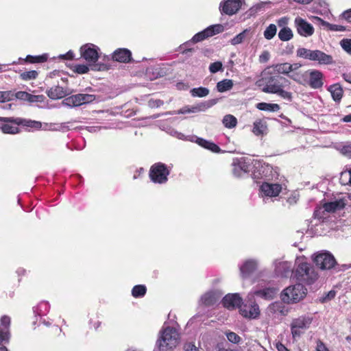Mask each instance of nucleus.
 I'll list each match as a JSON object with an SVG mask.
<instances>
[{"label": "nucleus", "mask_w": 351, "mask_h": 351, "mask_svg": "<svg viewBox=\"0 0 351 351\" xmlns=\"http://www.w3.org/2000/svg\"><path fill=\"white\" fill-rule=\"evenodd\" d=\"M262 77L256 82V86L263 87L262 91L266 93H276L280 88H284L290 84V82L280 75H271L264 71Z\"/></svg>", "instance_id": "f257e3e1"}, {"label": "nucleus", "mask_w": 351, "mask_h": 351, "mask_svg": "<svg viewBox=\"0 0 351 351\" xmlns=\"http://www.w3.org/2000/svg\"><path fill=\"white\" fill-rule=\"evenodd\" d=\"M293 274V277L302 284L312 285L318 278V274L315 271L314 267L311 263L300 259H297L295 262V268Z\"/></svg>", "instance_id": "f03ea898"}, {"label": "nucleus", "mask_w": 351, "mask_h": 351, "mask_svg": "<svg viewBox=\"0 0 351 351\" xmlns=\"http://www.w3.org/2000/svg\"><path fill=\"white\" fill-rule=\"evenodd\" d=\"M180 335L173 327L167 326L160 331L156 346L159 351H172L179 343Z\"/></svg>", "instance_id": "7ed1b4c3"}, {"label": "nucleus", "mask_w": 351, "mask_h": 351, "mask_svg": "<svg viewBox=\"0 0 351 351\" xmlns=\"http://www.w3.org/2000/svg\"><path fill=\"white\" fill-rule=\"evenodd\" d=\"M81 56L89 62L90 69L93 71H107L109 67L106 64L96 63L99 58V54L96 47L93 44H86L80 48Z\"/></svg>", "instance_id": "20e7f679"}, {"label": "nucleus", "mask_w": 351, "mask_h": 351, "mask_svg": "<svg viewBox=\"0 0 351 351\" xmlns=\"http://www.w3.org/2000/svg\"><path fill=\"white\" fill-rule=\"evenodd\" d=\"M307 290L302 283L286 288L281 294L282 300L286 303H296L306 295Z\"/></svg>", "instance_id": "39448f33"}, {"label": "nucleus", "mask_w": 351, "mask_h": 351, "mask_svg": "<svg viewBox=\"0 0 351 351\" xmlns=\"http://www.w3.org/2000/svg\"><path fill=\"white\" fill-rule=\"evenodd\" d=\"M313 260L315 265L322 270L330 269L337 264L333 255L327 251L314 254Z\"/></svg>", "instance_id": "423d86ee"}, {"label": "nucleus", "mask_w": 351, "mask_h": 351, "mask_svg": "<svg viewBox=\"0 0 351 351\" xmlns=\"http://www.w3.org/2000/svg\"><path fill=\"white\" fill-rule=\"evenodd\" d=\"M169 171L167 166L161 162L156 163L152 166L149 171V177L155 183L162 184L167 181Z\"/></svg>", "instance_id": "0eeeda50"}, {"label": "nucleus", "mask_w": 351, "mask_h": 351, "mask_svg": "<svg viewBox=\"0 0 351 351\" xmlns=\"http://www.w3.org/2000/svg\"><path fill=\"white\" fill-rule=\"evenodd\" d=\"M95 99V95L89 94H76L65 98L62 104L69 107H76L88 104Z\"/></svg>", "instance_id": "6e6552de"}, {"label": "nucleus", "mask_w": 351, "mask_h": 351, "mask_svg": "<svg viewBox=\"0 0 351 351\" xmlns=\"http://www.w3.org/2000/svg\"><path fill=\"white\" fill-rule=\"evenodd\" d=\"M313 317L309 316H301L297 319H294L291 324V334L293 338L300 337L302 334L300 329H305L308 328L311 324Z\"/></svg>", "instance_id": "1a4fd4ad"}, {"label": "nucleus", "mask_w": 351, "mask_h": 351, "mask_svg": "<svg viewBox=\"0 0 351 351\" xmlns=\"http://www.w3.org/2000/svg\"><path fill=\"white\" fill-rule=\"evenodd\" d=\"M239 311L243 317L249 319H256L260 315L259 306L254 301H251L249 305L241 306Z\"/></svg>", "instance_id": "9d476101"}, {"label": "nucleus", "mask_w": 351, "mask_h": 351, "mask_svg": "<svg viewBox=\"0 0 351 351\" xmlns=\"http://www.w3.org/2000/svg\"><path fill=\"white\" fill-rule=\"evenodd\" d=\"M242 298L239 293H228L222 300L223 306L229 310L241 308Z\"/></svg>", "instance_id": "9b49d317"}, {"label": "nucleus", "mask_w": 351, "mask_h": 351, "mask_svg": "<svg viewBox=\"0 0 351 351\" xmlns=\"http://www.w3.org/2000/svg\"><path fill=\"white\" fill-rule=\"evenodd\" d=\"M308 73L309 80L308 84L314 89L321 88L323 85V73L318 70H311L306 72V75Z\"/></svg>", "instance_id": "f8f14e48"}, {"label": "nucleus", "mask_w": 351, "mask_h": 351, "mask_svg": "<svg viewBox=\"0 0 351 351\" xmlns=\"http://www.w3.org/2000/svg\"><path fill=\"white\" fill-rule=\"evenodd\" d=\"M0 121L10 122L17 125H23L27 127H30L36 129H40L42 127V123L40 121L26 120L21 118L0 117Z\"/></svg>", "instance_id": "ddd939ff"}, {"label": "nucleus", "mask_w": 351, "mask_h": 351, "mask_svg": "<svg viewBox=\"0 0 351 351\" xmlns=\"http://www.w3.org/2000/svg\"><path fill=\"white\" fill-rule=\"evenodd\" d=\"M295 23L297 27L298 32L303 36H311L313 34V27L305 20L301 18H296Z\"/></svg>", "instance_id": "4468645a"}, {"label": "nucleus", "mask_w": 351, "mask_h": 351, "mask_svg": "<svg viewBox=\"0 0 351 351\" xmlns=\"http://www.w3.org/2000/svg\"><path fill=\"white\" fill-rule=\"evenodd\" d=\"M241 5L240 0H227L223 3L221 12L228 15H232L237 12Z\"/></svg>", "instance_id": "2eb2a0df"}, {"label": "nucleus", "mask_w": 351, "mask_h": 351, "mask_svg": "<svg viewBox=\"0 0 351 351\" xmlns=\"http://www.w3.org/2000/svg\"><path fill=\"white\" fill-rule=\"evenodd\" d=\"M281 185L278 184L263 183L261 186V191L265 195L268 197H276L281 191Z\"/></svg>", "instance_id": "dca6fc26"}, {"label": "nucleus", "mask_w": 351, "mask_h": 351, "mask_svg": "<svg viewBox=\"0 0 351 351\" xmlns=\"http://www.w3.org/2000/svg\"><path fill=\"white\" fill-rule=\"evenodd\" d=\"M47 96L53 100L63 98L69 95V93L63 87L55 86L46 91Z\"/></svg>", "instance_id": "f3484780"}, {"label": "nucleus", "mask_w": 351, "mask_h": 351, "mask_svg": "<svg viewBox=\"0 0 351 351\" xmlns=\"http://www.w3.org/2000/svg\"><path fill=\"white\" fill-rule=\"evenodd\" d=\"M112 59L120 62H128L132 59V53L127 49H118L113 53Z\"/></svg>", "instance_id": "a211bd4d"}, {"label": "nucleus", "mask_w": 351, "mask_h": 351, "mask_svg": "<svg viewBox=\"0 0 351 351\" xmlns=\"http://www.w3.org/2000/svg\"><path fill=\"white\" fill-rule=\"evenodd\" d=\"M312 61H317L320 64H330L333 63V58L319 50H314L313 59Z\"/></svg>", "instance_id": "6ab92c4d"}, {"label": "nucleus", "mask_w": 351, "mask_h": 351, "mask_svg": "<svg viewBox=\"0 0 351 351\" xmlns=\"http://www.w3.org/2000/svg\"><path fill=\"white\" fill-rule=\"evenodd\" d=\"M257 267V263L254 260H248L240 267L242 276L246 278L252 274Z\"/></svg>", "instance_id": "aec40b11"}, {"label": "nucleus", "mask_w": 351, "mask_h": 351, "mask_svg": "<svg viewBox=\"0 0 351 351\" xmlns=\"http://www.w3.org/2000/svg\"><path fill=\"white\" fill-rule=\"evenodd\" d=\"M218 99H212L198 104L196 106L191 107V112L192 113L205 111L206 110L211 108L218 102Z\"/></svg>", "instance_id": "412c9836"}, {"label": "nucleus", "mask_w": 351, "mask_h": 351, "mask_svg": "<svg viewBox=\"0 0 351 351\" xmlns=\"http://www.w3.org/2000/svg\"><path fill=\"white\" fill-rule=\"evenodd\" d=\"M346 206L343 199L336 200L324 204V208L328 213H335L338 210L343 209Z\"/></svg>", "instance_id": "4be33fe9"}, {"label": "nucleus", "mask_w": 351, "mask_h": 351, "mask_svg": "<svg viewBox=\"0 0 351 351\" xmlns=\"http://www.w3.org/2000/svg\"><path fill=\"white\" fill-rule=\"evenodd\" d=\"M277 293L275 288L268 287L264 289L257 290L254 291V295L266 300H271Z\"/></svg>", "instance_id": "5701e85b"}, {"label": "nucleus", "mask_w": 351, "mask_h": 351, "mask_svg": "<svg viewBox=\"0 0 351 351\" xmlns=\"http://www.w3.org/2000/svg\"><path fill=\"white\" fill-rule=\"evenodd\" d=\"M219 296L215 292H207L201 297V302L205 306H212L217 302Z\"/></svg>", "instance_id": "b1692460"}, {"label": "nucleus", "mask_w": 351, "mask_h": 351, "mask_svg": "<svg viewBox=\"0 0 351 351\" xmlns=\"http://www.w3.org/2000/svg\"><path fill=\"white\" fill-rule=\"evenodd\" d=\"M328 91L330 92L331 95L334 101H340L343 96V89L339 84H335L331 85L328 88Z\"/></svg>", "instance_id": "393cba45"}, {"label": "nucleus", "mask_w": 351, "mask_h": 351, "mask_svg": "<svg viewBox=\"0 0 351 351\" xmlns=\"http://www.w3.org/2000/svg\"><path fill=\"white\" fill-rule=\"evenodd\" d=\"M268 309L272 313H279L282 315H285L288 313L287 308L282 302H275L271 304Z\"/></svg>", "instance_id": "a878e982"}, {"label": "nucleus", "mask_w": 351, "mask_h": 351, "mask_svg": "<svg viewBox=\"0 0 351 351\" xmlns=\"http://www.w3.org/2000/svg\"><path fill=\"white\" fill-rule=\"evenodd\" d=\"M224 27L221 24L213 25L206 28L204 32L207 38L213 36L223 31Z\"/></svg>", "instance_id": "bb28decb"}, {"label": "nucleus", "mask_w": 351, "mask_h": 351, "mask_svg": "<svg viewBox=\"0 0 351 351\" xmlns=\"http://www.w3.org/2000/svg\"><path fill=\"white\" fill-rule=\"evenodd\" d=\"M233 86V82L232 80L225 79L219 82L217 84V89L219 92L223 93L230 90Z\"/></svg>", "instance_id": "cd10ccee"}, {"label": "nucleus", "mask_w": 351, "mask_h": 351, "mask_svg": "<svg viewBox=\"0 0 351 351\" xmlns=\"http://www.w3.org/2000/svg\"><path fill=\"white\" fill-rule=\"evenodd\" d=\"M291 64L289 62H285L282 64H277L274 65V71H276L277 74H285L289 75L290 71Z\"/></svg>", "instance_id": "c85d7f7f"}, {"label": "nucleus", "mask_w": 351, "mask_h": 351, "mask_svg": "<svg viewBox=\"0 0 351 351\" xmlns=\"http://www.w3.org/2000/svg\"><path fill=\"white\" fill-rule=\"evenodd\" d=\"M256 108L261 110L265 111H271L275 112L278 111L280 109V106L276 104H267V103H258L256 105Z\"/></svg>", "instance_id": "c756f323"}, {"label": "nucleus", "mask_w": 351, "mask_h": 351, "mask_svg": "<svg viewBox=\"0 0 351 351\" xmlns=\"http://www.w3.org/2000/svg\"><path fill=\"white\" fill-rule=\"evenodd\" d=\"M190 93L193 97H204L209 94V89L205 87L193 88Z\"/></svg>", "instance_id": "7c9ffc66"}, {"label": "nucleus", "mask_w": 351, "mask_h": 351, "mask_svg": "<svg viewBox=\"0 0 351 351\" xmlns=\"http://www.w3.org/2000/svg\"><path fill=\"white\" fill-rule=\"evenodd\" d=\"M278 37L282 41H288L293 37V33L289 27H283L278 33Z\"/></svg>", "instance_id": "2f4dec72"}, {"label": "nucleus", "mask_w": 351, "mask_h": 351, "mask_svg": "<svg viewBox=\"0 0 351 351\" xmlns=\"http://www.w3.org/2000/svg\"><path fill=\"white\" fill-rule=\"evenodd\" d=\"M5 123L3 124L0 128L1 131L5 134H14L19 132V129L16 126H12L10 125L9 123H11L10 122H4Z\"/></svg>", "instance_id": "473e14b6"}, {"label": "nucleus", "mask_w": 351, "mask_h": 351, "mask_svg": "<svg viewBox=\"0 0 351 351\" xmlns=\"http://www.w3.org/2000/svg\"><path fill=\"white\" fill-rule=\"evenodd\" d=\"M314 50L307 49L306 48H300L297 51V56L305 59L313 60Z\"/></svg>", "instance_id": "72a5a7b5"}, {"label": "nucleus", "mask_w": 351, "mask_h": 351, "mask_svg": "<svg viewBox=\"0 0 351 351\" xmlns=\"http://www.w3.org/2000/svg\"><path fill=\"white\" fill-rule=\"evenodd\" d=\"M223 123L225 127L228 128H234L237 125V119L231 114H227L224 116L223 119Z\"/></svg>", "instance_id": "f704fd0d"}, {"label": "nucleus", "mask_w": 351, "mask_h": 351, "mask_svg": "<svg viewBox=\"0 0 351 351\" xmlns=\"http://www.w3.org/2000/svg\"><path fill=\"white\" fill-rule=\"evenodd\" d=\"M267 126L263 124L261 120H257L254 123V128L252 132L254 134L258 136L263 134Z\"/></svg>", "instance_id": "c9c22d12"}, {"label": "nucleus", "mask_w": 351, "mask_h": 351, "mask_svg": "<svg viewBox=\"0 0 351 351\" xmlns=\"http://www.w3.org/2000/svg\"><path fill=\"white\" fill-rule=\"evenodd\" d=\"M146 287L144 285H136L132 290V295L134 298H139L145 295L146 293Z\"/></svg>", "instance_id": "e433bc0d"}, {"label": "nucleus", "mask_w": 351, "mask_h": 351, "mask_svg": "<svg viewBox=\"0 0 351 351\" xmlns=\"http://www.w3.org/2000/svg\"><path fill=\"white\" fill-rule=\"evenodd\" d=\"M318 20L321 22V24L323 26H325V27H328V29L331 30V31L342 32V31H345L346 30V27L344 26L330 24L328 22H326V21L322 20L320 18H318Z\"/></svg>", "instance_id": "4c0bfd02"}, {"label": "nucleus", "mask_w": 351, "mask_h": 351, "mask_svg": "<svg viewBox=\"0 0 351 351\" xmlns=\"http://www.w3.org/2000/svg\"><path fill=\"white\" fill-rule=\"evenodd\" d=\"M277 32V27L274 24H270L264 32V36L266 39L270 40L274 37Z\"/></svg>", "instance_id": "58836bf2"}, {"label": "nucleus", "mask_w": 351, "mask_h": 351, "mask_svg": "<svg viewBox=\"0 0 351 351\" xmlns=\"http://www.w3.org/2000/svg\"><path fill=\"white\" fill-rule=\"evenodd\" d=\"M248 32L249 30L246 29L240 34H237L230 40V43L232 45H236L241 43L245 38L246 34Z\"/></svg>", "instance_id": "ea45409f"}, {"label": "nucleus", "mask_w": 351, "mask_h": 351, "mask_svg": "<svg viewBox=\"0 0 351 351\" xmlns=\"http://www.w3.org/2000/svg\"><path fill=\"white\" fill-rule=\"evenodd\" d=\"M207 38V37L206 36V34L203 31L196 34L191 39V41H189V42H186L184 44H183V46H188L189 45L190 43H198V42H200V41H202L204 40V39Z\"/></svg>", "instance_id": "a19ab883"}, {"label": "nucleus", "mask_w": 351, "mask_h": 351, "mask_svg": "<svg viewBox=\"0 0 351 351\" xmlns=\"http://www.w3.org/2000/svg\"><path fill=\"white\" fill-rule=\"evenodd\" d=\"M14 98V93L11 90L0 91V103L11 101Z\"/></svg>", "instance_id": "79ce46f5"}, {"label": "nucleus", "mask_w": 351, "mask_h": 351, "mask_svg": "<svg viewBox=\"0 0 351 351\" xmlns=\"http://www.w3.org/2000/svg\"><path fill=\"white\" fill-rule=\"evenodd\" d=\"M20 76L24 80H33L37 77L38 73L36 71H29L22 73Z\"/></svg>", "instance_id": "37998d69"}, {"label": "nucleus", "mask_w": 351, "mask_h": 351, "mask_svg": "<svg viewBox=\"0 0 351 351\" xmlns=\"http://www.w3.org/2000/svg\"><path fill=\"white\" fill-rule=\"evenodd\" d=\"M26 60L31 63L44 62L47 60V57L45 56H32L29 55L27 56Z\"/></svg>", "instance_id": "c03bdc74"}, {"label": "nucleus", "mask_w": 351, "mask_h": 351, "mask_svg": "<svg viewBox=\"0 0 351 351\" xmlns=\"http://www.w3.org/2000/svg\"><path fill=\"white\" fill-rule=\"evenodd\" d=\"M226 335L227 339L231 343H239L241 340V338L234 332H226Z\"/></svg>", "instance_id": "a18cd8bd"}, {"label": "nucleus", "mask_w": 351, "mask_h": 351, "mask_svg": "<svg viewBox=\"0 0 351 351\" xmlns=\"http://www.w3.org/2000/svg\"><path fill=\"white\" fill-rule=\"evenodd\" d=\"M223 69L222 63L221 62H215L213 63H211L209 66V70L210 73H215L219 71H221Z\"/></svg>", "instance_id": "49530a36"}, {"label": "nucleus", "mask_w": 351, "mask_h": 351, "mask_svg": "<svg viewBox=\"0 0 351 351\" xmlns=\"http://www.w3.org/2000/svg\"><path fill=\"white\" fill-rule=\"evenodd\" d=\"M30 94L25 91H19L14 93V97L20 100L29 101Z\"/></svg>", "instance_id": "de8ad7c7"}, {"label": "nucleus", "mask_w": 351, "mask_h": 351, "mask_svg": "<svg viewBox=\"0 0 351 351\" xmlns=\"http://www.w3.org/2000/svg\"><path fill=\"white\" fill-rule=\"evenodd\" d=\"M10 333L8 330H0V346L9 342Z\"/></svg>", "instance_id": "09e8293b"}, {"label": "nucleus", "mask_w": 351, "mask_h": 351, "mask_svg": "<svg viewBox=\"0 0 351 351\" xmlns=\"http://www.w3.org/2000/svg\"><path fill=\"white\" fill-rule=\"evenodd\" d=\"M283 88H280L275 94H278L279 96L282 97L285 99H287L289 101H291L292 100V94L290 92L285 91L282 89Z\"/></svg>", "instance_id": "8fccbe9b"}, {"label": "nucleus", "mask_w": 351, "mask_h": 351, "mask_svg": "<svg viewBox=\"0 0 351 351\" xmlns=\"http://www.w3.org/2000/svg\"><path fill=\"white\" fill-rule=\"evenodd\" d=\"M89 67L84 64H77L75 66L74 71L79 74H84L88 72Z\"/></svg>", "instance_id": "3c124183"}, {"label": "nucleus", "mask_w": 351, "mask_h": 351, "mask_svg": "<svg viewBox=\"0 0 351 351\" xmlns=\"http://www.w3.org/2000/svg\"><path fill=\"white\" fill-rule=\"evenodd\" d=\"M341 46L346 52L351 54V39H343L341 41Z\"/></svg>", "instance_id": "603ef678"}, {"label": "nucleus", "mask_w": 351, "mask_h": 351, "mask_svg": "<svg viewBox=\"0 0 351 351\" xmlns=\"http://www.w3.org/2000/svg\"><path fill=\"white\" fill-rule=\"evenodd\" d=\"M336 295V291H334V290H331L329 292H328L325 296L322 297L321 299H320V301L322 302V303H324V302H328L330 300H331L332 299H333Z\"/></svg>", "instance_id": "864d4df0"}, {"label": "nucleus", "mask_w": 351, "mask_h": 351, "mask_svg": "<svg viewBox=\"0 0 351 351\" xmlns=\"http://www.w3.org/2000/svg\"><path fill=\"white\" fill-rule=\"evenodd\" d=\"M45 99V97L43 95H34L30 94L29 102L34 103V102H43Z\"/></svg>", "instance_id": "5fc2aeb1"}, {"label": "nucleus", "mask_w": 351, "mask_h": 351, "mask_svg": "<svg viewBox=\"0 0 351 351\" xmlns=\"http://www.w3.org/2000/svg\"><path fill=\"white\" fill-rule=\"evenodd\" d=\"M206 149H208L215 153H219L221 151L220 147L218 145H217L216 144H215L214 143H212V142H209Z\"/></svg>", "instance_id": "6e6d98bb"}, {"label": "nucleus", "mask_w": 351, "mask_h": 351, "mask_svg": "<svg viewBox=\"0 0 351 351\" xmlns=\"http://www.w3.org/2000/svg\"><path fill=\"white\" fill-rule=\"evenodd\" d=\"M269 53L267 51H264L259 56V61L263 63L267 62L269 59Z\"/></svg>", "instance_id": "4d7b16f0"}, {"label": "nucleus", "mask_w": 351, "mask_h": 351, "mask_svg": "<svg viewBox=\"0 0 351 351\" xmlns=\"http://www.w3.org/2000/svg\"><path fill=\"white\" fill-rule=\"evenodd\" d=\"M163 104V101L160 99H156V100H149V106L150 107H159Z\"/></svg>", "instance_id": "13d9d810"}, {"label": "nucleus", "mask_w": 351, "mask_h": 351, "mask_svg": "<svg viewBox=\"0 0 351 351\" xmlns=\"http://www.w3.org/2000/svg\"><path fill=\"white\" fill-rule=\"evenodd\" d=\"M341 152L347 156L351 157V146L345 145L342 147Z\"/></svg>", "instance_id": "bf43d9fd"}, {"label": "nucleus", "mask_w": 351, "mask_h": 351, "mask_svg": "<svg viewBox=\"0 0 351 351\" xmlns=\"http://www.w3.org/2000/svg\"><path fill=\"white\" fill-rule=\"evenodd\" d=\"M1 324L2 326L8 328L10 324V318L6 315L3 316L1 319Z\"/></svg>", "instance_id": "052dcab7"}, {"label": "nucleus", "mask_w": 351, "mask_h": 351, "mask_svg": "<svg viewBox=\"0 0 351 351\" xmlns=\"http://www.w3.org/2000/svg\"><path fill=\"white\" fill-rule=\"evenodd\" d=\"M343 177L348 178V183L351 184V169L348 171L342 172L340 180H342Z\"/></svg>", "instance_id": "680f3d73"}, {"label": "nucleus", "mask_w": 351, "mask_h": 351, "mask_svg": "<svg viewBox=\"0 0 351 351\" xmlns=\"http://www.w3.org/2000/svg\"><path fill=\"white\" fill-rule=\"evenodd\" d=\"M196 142L200 146H202V147H203L204 148H206L210 141H206V140H205L204 138H197Z\"/></svg>", "instance_id": "e2e57ef3"}, {"label": "nucleus", "mask_w": 351, "mask_h": 351, "mask_svg": "<svg viewBox=\"0 0 351 351\" xmlns=\"http://www.w3.org/2000/svg\"><path fill=\"white\" fill-rule=\"evenodd\" d=\"M267 2H261L258 4H257L256 5L252 7L250 10L251 12H257L258 10H261L263 8H264V6L267 4Z\"/></svg>", "instance_id": "0e129e2a"}, {"label": "nucleus", "mask_w": 351, "mask_h": 351, "mask_svg": "<svg viewBox=\"0 0 351 351\" xmlns=\"http://www.w3.org/2000/svg\"><path fill=\"white\" fill-rule=\"evenodd\" d=\"M316 349L317 351H328L327 348L325 346L324 343L321 341H317Z\"/></svg>", "instance_id": "69168bd1"}, {"label": "nucleus", "mask_w": 351, "mask_h": 351, "mask_svg": "<svg viewBox=\"0 0 351 351\" xmlns=\"http://www.w3.org/2000/svg\"><path fill=\"white\" fill-rule=\"evenodd\" d=\"M215 350L216 351H239L237 349L225 348L219 343L217 345Z\"/></svg>", "instance_id": "338daca9"}, {"label": "nucleus", "mask_w": 351, "mask_h": 351, "mask_svg": "<svg viewBox=\"0 0 351 351\" xmlns=\"http://www.w3.org/2000/svg\"><path fill=\"white\" fill-rule=\"evenodd\" d=\"M342 16L346 20L351 23V10H346L343 12Z\"/></svg>", "instance_id": "774afa93"}]
</instances>
